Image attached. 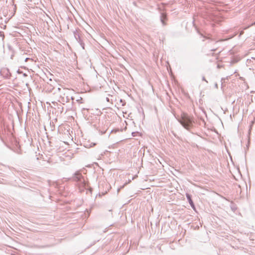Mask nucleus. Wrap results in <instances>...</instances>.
I'll use <instances>...</instances> for the list:
<instances>
[{"instance_id":"nucleus-1","label":"nucleus","mask_w":255,"mask_h":255,"mask_svg":"<svg viewBox=\"0 0 255 255\" xmlns=\"http://www.w3.org/2000/svg\"><path fill=\"white\" fill-rule=\"evenodd\" d=\"M177 120L182 126L187 130H189L193 127L194 123L193 118L185 113L182 114L181 117Z\"/></svg>"},{"instance_id":"nucleus-2","label":"nucleus","mask_w":255,"mask_h":255,"mask_svg":"<svg viewBox=\"0 0 255 255\" xmlns=\"http://www.w3.org/2000/svg\"><path fill=\"white\" fill-rule=\"evenodd\" d=\"M68 92V89H66L65 88L61 89L60 88H58L56 89V92H58V94L59 95V99L58 101L61 103H67L70 100V98L68 96H66V97L65 98L64 97L62 96V95H65L66 93Z\"/></svg>"},{"instance_id":"nucleus-3","label":"nucleus","mask_w":255,"mask_h":255,"mask_svg":"<svg viewBox=\"0 0 255 255\" xmlns=\"http://www.w3.org/2000/svg\"><path fill=\"white\" fill-rule=\"evenodd\" d=\"M73 180L78 182L79 185L81 187H86V182L85 179L80 172L77 171L74 174Z\"/></svg>"},{"instance_id":"nucleus-4","label":"nucleus","mask_w":255,"mask_h":255,"mask_svg":"<svg viewBox=\"0 0 255 255\" xmlns=\"http://www.w3.org/2000/svg\"><path fill=\"white\" fill-rule=\"evenodd\" d=\"M186 196L187 197V199H188V201L190 204V205H191V206L193 208H195V206H194V203L191 199V196L189 194H186Z\"/></svg>"},{"instance_id":"nucleus-5","label":"nucleus","mask_w":255,"mask_h":255,"mask_svg":"<svg viewBox=\"0 0 255 255\" xmlns=\"http://www.w3.org/2000/svg\"><path fill=\"white\" fill-rule=\"evenodd\" d=\"M166 19V16L163 13H162L160 16V20L163 25H165V20Z\"/></svg>"},{"instance_id":"nucleus-6","label":"nucleus","mask_w":255,"mask_h":255,"mask_svg":"<svg viewBox=\"0 0 255 255\" xmlns=\"http://www.w3.org/2000/svg\"><path fill=\"white\" fill-rule=\"evenodd\" d=\"M2 72H5V75L4 76L5 78H9L10 77V74L8 69L4 70Z\"/></svg>"},{"instance_id":"nucleus-7","label":"nucleus","mask_w":255,"mask_h":255,"mask_svg":"<svg viewBox=\"0 0 255 255\" xmlns=\"http://www.w3.org/2000/svg\"><path fill=\"white\" fill-rule=\"evenodd\" d=\"M202 80H203V81H206V82H208L206 80V79H205V77H203V78H202Z\"/></svg>"},{"instance_id":"nucleus-8","label":"nucleus","mask_w":255,"mask_h":255,"mask_svg":"<svg viewBox=\"0 0 255 255\" xmlns=\"http://www.w3.org/2000/svg\"><path fill=\"white\" fill-rule=\"evenodd\" d=\"M29 58H26L25 59V62H26V61H28V60H29Z\"/></svg>"},{"instance_id":"nucleus-9","label":"nucleus","mask_w":255,"mask_h":255,"mask_svg":"<svg viewBox=\"0 0 255 255\" xmlns=\"http://www.w3.org/2000/svg\"><path fill=\"white\" fill-rule=\"evenodd\" d=\"M212 51H215V49H212Z\"/></svg>"},{"instance_id":"nucleus-10","label":"nucleus","mask_w":255,"mask_h":255,"mask_svg":"<svg viewBox=\"0 0 255 255\" xmlns=\"http://www.w3.org/2000/svg\"><path fill=\"white\" fill-rule=\"evenodd\" d=\"M24 76H26V75L25 74H24Z\"/></svg>"}]
</instances>
